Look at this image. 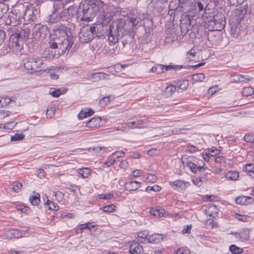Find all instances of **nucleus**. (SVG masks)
Segmentation results:
<instances>
[{
  "label": "nucleus",
  "mask_w": 254,
  "mask_h": 254,
  "mask_svg": "<svg viewBox=\"0 0 254 254\" xmlns=\"http://www.w3.org/2000/svg\"><path fill=\"white\" fill-rule=\"evenodd\" d=\"M128 22L122 18L118 19L110 25L108 33L110 45L117 43L124 34L134 32L139 23L137 15L132 11L129 12L127 15Z\"/></svg>",
  "instance_id": "f257e3e1"
},
{
  "label": "nucleus",
  "mask_w": 254,
  "mask_h": 254,
  "mask_svg": "<svg viewBox=\"0 0 254 254\" xmlns=\"http://www.w3.org/2000/svg\"><path fill=\"white\" fill-rule=\"evenodd\" d=\"M74 43V37L67 27L54 30L50 47L53 49H59V54H64L68 51Z\"/></svg>",
  "instance_id": "f03ea898"
},
{
  "label": "nucleus",
  "mask_w": 254,
  "mask_h": 254,
  "mask_svg": "<svg viewBox=\"0 0 254 254\" xmlns=\"http://www.w3.org/2000/svg\"><path fill=\"white\" fill-rule=\"evenodd\" d=\"M53 4L52 13L49 15L48 22L53 24L61 21H68L71 19L76 12L75 7L69 5L65 8V4L62 0H57Z\"/></svg>",
  "instance_id": "7ed1b4c3"
},
{
  "label": "nucleus",
  "mask_w": 254,
  "mask_h": 254,
  "mask_svg": "<svg viewBox=\"0 0 254 254\" xmlns=\"http://www.w3.org/2000/svg\"><path fill=\"white\" fill-rule=\"evenodd\" d=\"M182 162L183 164L185 163L190 171L194 174L202 172L207 168L205 163L202 160H199L195 157L183 158Z\"/></svg>",
  "instance_id": "20e7f679"
},
{
  "label": "nucleus",
  "mask_w": 254,
  "mask_h": 254,
  "mask_svg": "<svg viewBox=\"0 0 254 254\" xmlns=\"http://www.w3.org/2000/svg\"><path fill=\"white\" fill-rule=\"evenodd\" d=\"M25 30H21L20 33L15 32L10 36L8 44V47L10 50H12L16 52H21L23 44L21 34L25 33Z\"/></svg>",
  "instance_id": "39448f33"
},
{
  "label": "nucleus",
  "mask_w": 254,
  "mask_h": 254,
  "mask_svg": "<svg viewBox=\"0 0 254 254\" xmlns=\"http://www.w3.org/2000/svg\"><path fill=\"white\" fill-rule=\"evenodd\" d=\"M98 10V7L95 2H90V4L89 2L83 4L82 9V16L81 17V20L89 21L91 18L95 16V12L97 11Z\"/></svg>",
  "instance_id": "423d86ee"
},
{
  "label": "nucleus",
  "mask_w": 254,
  "mask_h": 254,
  "mask_svg": "<svg viewBox=\"0 0 254 254\" xmlns=\"http://www.w3.org/2000/svg\"><path fill=\"white\" fill-rule=\"evenodd\" d=\"M25 6L24 4L20 3L15 6L10 13V17L15 22L14 24H19L22 21V19L25 17Z\"/></svg>",
  "instance_id": "0eeeda50"
},
{
  "label": "nucleus",
  "mask_w": 254,
  "mask_h": 254,
  "mask_svg": "<svg viewBox=\"0 0 254 254\" xmlns=\"http://www.w3.org/2000/svg\"><path fill=\"white\" fill-rule=\"evenodd\" d=\"M226 19L223 13L218 14L211 22L208 24L207 28L210 31H221L226 25Z\"/></svg>",
  "instance_id": "6e6552de"
},
{
  "label": "nucleus",
  "mask_w": 254,
  "mask_h": 254,
  "mask_svg": "<svg viewBox=\"0 0 254 254\" xmlns=\"http://www.w3.org/2000/svg\"><path fill=\"white\" fill-rule=\"evenodd\" d=\"M96 27L86 25L83 26L79 34V39L81 42L87 43L91 41L94 38V32H95Z\"/></svg>",
  "instance_id": "1a4fd4ad"
},
{
  "label": "nucleus",
  "mask_w": 254,
  "mask_h": 254,
  "mask_svg": "<svg viewBox=\"0 0 254 254\" xmlns=\"http://www.w3.org/2000/svg\"><path fill=\"white\" fill-rule=\"evenodd\" d=\"M43 64L41 58L30 57L26 59L24 66L27 70L35 72L38 71V69L41 68Z\"/></svg>",
  "instance_id": "9d476101"
},
{
  "label": "nucleus",
  "mask_w": 254,
  "mask_h": 254,
  "mask_svg": "<svg viewBox=\"0 0 254 254\" xmlns=\"http://www.w3.org/2000/svg\"><path fill=\"white\" fill-rule=\"evenodd\" d=\"M50 35V31L46 25L36 24L32 29V36L35 40H41Z\"/></svg>",
  "instance_id": "9b49d317"
},
{
  "label": "nucleus",
  "mask_w": 254,
  "mask_h": 254,
  "mask_svg": "<svg viewBox=\"0 0 254 254\" xmlns=\"http://www.w3.org/2000/svg\"><path fill=\"white\" fill-rule=\"evenodd\" d=\"M221 13V12H219L217 9H211L209 8H207V6H206L205 10L202 15V18L204 22L205 27L207 28L208 24L211 22L218 14Z\"/></svg>",
  "instance_id": "f8f14e48"
},
{
  "label": "nucleus",
  "mask_w": 254,
  "mask_h": 254,
  "mask_svg": "<svg viewBox=\"0 0 254 254\" xmlns=\"http://www.w3.org/2000/svg\"><path fill=\"white\" fill-rule=\"evenodd\" d=\"M183 67L182 65H164L156 64L151 69V72L157 74H161L172 69L178 70Z\"/></svg>",
  "instance_id": "ddd939ff"
},
{
  "label": "nucleus",
  "mask_w": 254,
  "mask_h": 254,
  "mask_svg": "<svg viewBox=\"0 0 254 254\" xmlns=\"http://www.w3.org/2000/svg\"><path fill=\"white\" fill-rule=\"evenodd\" d=\"M192 21L190 16L185 15L180 20V28L182 33H187L192 27Z\"/></svg>",
  "instance_id": "4468645a"
},
{
  "label": "nucleus",
  "mask_w": 254,
  "mask_h": 254,
  "mask_svg": "<svg viewBox=\"0 0 254 254\" xmlns=\"http://www.w3.org/2000/svg\"><path fill=\"white\" fill-rule=\"evenodd\" d=\"M4 236L7 239L19 238L23 237V233L19 229H11L6 231Z\"/></svg>",
  "instance_id": "2eb2a0df"
},
{
  "label": "nucleus",
  "mask_w": 254,
  "mask_h": 254,
  "mask_svg": "<svg viewBox=\"0 0 254 254\" xmlns=\"http://www.w3.org/2000/svg\"><path fill=\"white\" fill-rule=\"evenodd\" d=\"M103 124L104 122L102 121L101 117H95L86 123V127L89 128L98 127L103 125Z\"/></svg>",
  "instance_id": "dca6fc26"
},
{
  "label": "nucleus",
  "mask_w": 254,
  "mask_h": 254,
  "mask_svg": "<svg viewBox=\"0 0 254 254\" xmlns=\"http://www.w3.org/2000/svg\"><path fill=\"white\" fill-rule=\"evenodd\" d=\"M169 184L172 187L180 189L182 190H185L190 185L189 182L181 180L170 181L169 182Z\"/></svg>",
  "instance_id": "f3484780"
},
{
  "label": "nucleus",
  "mask_w": 254,
  "mask_h": 254,
  "mask_svg": "<svg viewBox=\"0 0 254 254\" xmlns=\"http://www.w3.org/2000/svg\"><path fill=\"white\" fill-rule=\"evenodd\" d=\"M143 251L142 246L137 242H133L129 246V252L131 254H142Z\"/></svg>",
  "instance_id": "a211bd4d"
},
{
  "label": "nucleus",
  "mask_w": 254,
  "mask_h": 254,
  "mask_svg": "<svg viewBox=\"0 0 254 254\" xmlns=\"http://www.w3.org/2000/svg\"><path fill=\"white\" fill-rule=\"evenodd\" d=\"M25 17L24 18L25 20H34L36 18L35 15L38 13V10L36 9H35V11L33 10V7H25Z\"/></svg>",
  "instance_id": "6ab92c4d"
},
{
  "label": "nucleus",
  "mask_w": 254,
  "mask_h": 254,
  "mask_svg": "<svg viewBox=\"0 0 254 254\" xmlns=\"http://www.w3.org/2000/svg\"><path fill=\"white\" fill-rule=\"evenodd\" d=\"M141 183L134 181L126 183L125 189L128 191H135L140 187Z\"/></svg>",
  "instance_id": "aec40b11"
},
{
  "label": "nucleus",
  "mask_w": 254,
  "mask_h": 254,
  "mask_svg": "<svg viewBox=\"0 0 254 254\" xmlns=\"http://www.w3.org/2000/svg\"><path fill=\"white\" fill-rule=\"evenodd\" d=\"M148 241L151 243L157 244L163 240V235L159 234H153L148 236Z\"/></svg>",
  "instance_id": "412c9836"
},
{
  "label": "nucleus",
  "mask_w": 254,
  "mask_h": 254,
  "mask_svg": "<svg viewBox=\"0 0 254 254\" xmlns=\"http://www.w3.org/2000/svg\"><path fill=\"white\" fill-rule=\"evenodd\" d=\"M94 112L91 108H86L85 110H81L78 114V118L82 120L92 116Z\"/></svg>",
  "instance_id": "4be33fe9"
},
{
  "label": "nucleus",
  "mask_w": 254,
  "mask_h": 254,
  "mask_svg": "<svg viewBox=\"0 0 254 254\" xmlns=\"http://www.w3.org/2000/svg\"><path fill=\"white\" fill-rule=\"evenodd\" d=\"M254 198L251 196H240L236 198V202L237 204H242V205H247L249 202H251V201H249V200H254Z\"/></svg>",
  "instance_id": "5701e85b"
},
{
  "label": "nucleus",
  "mask_w": 254,
  "mask_h": 254,
  "mask_svg": "<svg viewBox=\"0 0 254 254\" xmlns=\"http://www.w3.org/2000/svg\"><path fill=\"white\" fill-rule=\"evenodd\" d=\"M232 81L234 82H248L252 79V77L246 78L244 75L237 73L233 74L232 75Z\"/></svg>",
  "instance_id": "b1692460"
},
{
  "label": "nucleus",
  "mask_w": 254,
  "mask_h": 254,
  "mask_svg": "<svg viewBox=\"0 0 254 254\" xmlns=\"http://www.w3.org/2000/svg\"><path fill=\"white\" fill-rule=\"evenodd\" d=\"M152 25L153 22L151 20L146 19L144 21V25L143 28L144 29L145 34L147 35V37L150 34V32L152 29Z\"/></svg>",
  "instance_id": "393cba45"
},
{
  "label": "nucleus",
  "mask_w": 254,
  "mask_h": 254,
  "mask_svg": "<svg viewBox=\"0 0 254 254\" xmlns=\"http://www.w3.org/2000/svg\"><path fill=\"white\" fill-rule=\"evenodd\" d=\"M165 211L164 209L162 208H151L150 211L149 213L150 214L155 216H158V217H162L163 216V213Z\"/></svg>",
  "instance_id": "a878e982"
},
{
  "label": "nucleus",
  "mask_w": 254,
  "mask_h": 254,
  "mask_svg": "<svg viewBox=\"0 0 254 254\" xmlns=\"http://www.w3.org/2000/svg\"><path fill=\"white\" fill-rule=\"evenodd\" d=\"M176 91V87L173 85H168L165 90V95L167 97L171 96Z\"/></svg>",
  "instance_id": "bb28decb"
},
{
  "label": "nucleus",
  "mask_w": 254,
  "mask_h": 254,
  "mask_svg": "<svg viewBox=\"0 0 254 254\" xmlns=\"http://www.w3.org/2000/svg\"><path fill=\"white\" fill-rule=\"evenodd\" d=\"M90 171L91 170L88 168H83L78 169V173L83 178H86L91 173Z\"/></svg>",
  "instance_id": "cd10ccee"
},
{
  "label": "nucleus",
  "mask_w": 254,
  "mask_h": 254,
  "mask_svg": "<svg viewBox=\"0 0 254 254\" xmlns=\"http://www.w3.org/2000/svg\"><path fill=\"white\" fill-rule=\"evenodd\" d=\"M40 195L37 193L35 195L31 196L29 197V201L33 205H37L40 202Z\"/></svg>",
  "instance_id": "c85d7f7f"
},
{
  "label": "nucleus",
  "mask_w": 254,
  "mask_h": 254,
  "mask_svg": "<svg viewBox=\"0 0 254 254\" xmlns=\"http://www.w3.org/2000/svg\"><path fill=\"white\" fill-rule=\"evenodd\" d=\"M226 177L229 180L235 181L239 177V174L237 172L229 171L226 175Z\"/></svg>",
  "instance_id": "c756f323"
},
{
  "label": "nucleus",
  "mask_w": 254,
  "mask_h": 254,
  "mask_svg": "<svg viewBox=\"0 0 254 254\" xmlns=\"http://www.w3.org/2000/svg\"><path fill=\"white\" fill-rule=\"evenodd\" d=\"M230 251L233 254H241L243 251L242 249L235 245H232L230 246Z\"/></svg>",
  "instance_id": "7c9ffc66"
},
{
  "label": "nucleus",
  "mask_w": 254,
  "mask_h": 254,
  "mask_svg": "<svg viewBox=\"0 0 254 254\" xmlns=\"http://www.w3.org/2000/svg\"><path fill=\"white\" fill-rule=\"evenodd\" d=\"M254 93V90L252 87H247L244 88L242 94L243 96H249Z\"/></svg>",
  "instance_id": "2f4dec72"
},
{
  "label": "nucleus",
  "mask_w": 254,
  "mask_h": 254,
  "mask_svg": "<svg viewBox=\"0 0 254 254\" xmlns=\"http://www.w3.org/2000/svg\"><path fill=\"white\" fill-rule=\"evenodd\" d=\"M192 78L195 81H202L205 78V76L202 73H198L193 74Z\"/></svg>",
  "instance_id": "473e14b6"
},
{
  "label": "nucleus",
  "mask_w": 254,
  "mask_h": 254,
  "mask_svg": "<svg viewBox=\"0 0 254 254\" xmlns=\"http://www.w3.org/2000/svg\"><path fill=\"white\" fill-rule=\"evenodd\" d=\"M113 156L111 155L108 158L107 160L104 163L103 165V167H109L112 165L114 164L115 162V159H113Z\"/></svg>",
  "instance_id": "72a5a7b5"
},
{
  "label": "nucleus",
  "mask_w": 254,
  "mask_h": 254,
  "mask_svg": "<svg viewBox=\"0 0 254 254\" xmlns=\"http://www.w3.org/2000/svg\"><path fill=\"white\" fill-rule=\"evenodd\" d=\"M144 123V120L140 119H136L135 121L131 122L132 125H134L136 128H140L142 127L140 126Z\"/></svg>",
  "instance_id": "f704fd0d"
},
{
  "label": "nucleus",
  "mask_w": 254,
  "mask_h": 254,
  "mask_svg": "<svg viewBox=\"0 0 254 254\" xmlns=\"http://www.w3.org/2000/svg\"><path fill=\"white\" fill-rule=\"evenodd\" d=\"M116 206L113 204H109L104 206L102 210L105 212H112L115 210Z\"/></svg>",
  "instance_id": "c9c22d12"
},
{
  "label": "nucleus",
  "mask_w": 254,
  "mask_h": 254,
  "mask_svg": "<svg viewBox=\"0 0 254 254\" xmlns=\"http://www.w3.org/2000/svg\"><path fill=\"white\" fill-rule=\"evenodd\" d=\"M24 134L22 133H16L14 135H12L10 137V140L11 141H15L22 140L24 137Z\"/></svg>",
  "instance_id": "e433bc0d"
},
{
  "label": "nucleus",
  "mask_w": 254,
  "mask_h": 254,
  "mask_svg": "<svg viewBox=\"0 0 254 254\" xmlns=\"http://www.w3.org/2000/svg\"><path fill=\"white\" fill-rule=\"evenodd\" d=\"M148 233L147 231H143V232H140L138 234V241L141 243H143L145 241L148 236Z\"/></svg>",
  "instance_id": "4c0bfd02"
},
{
  "label": "nucleus",
  "mask_w": 254,
  "mask_h": 254,
  "mask_svg": "<svg viewBox=\"0 0 254 254\" xmlns=\"http://www.w3.org/2000/svg\"><path fill=\"white\" fill-rule=\"evenodd\" d=\"M46 204L49 205V208L52 210L57 211L59 208V206L49 199L46 201Z\"/></svg>",
  "instance_id": "58836bf2"
},
{
  "label": "nucleus",
  "mask_w": 254,
  "mask_h": 254,
  "mask_svg": "<svg viewBox=\"0 0 254 254\" xmlns=\"http://www.w3.org/2000/svg\"><path fill=\"white\" fill-rule=\"evenodd\" d=\"M90 224H91L90 223H87L86 224H80L79 225H78V227L77 228L76 232L77 233H79L81 232L84 229L90 230V229L89 226V225H90Z\"/></svg>",
  "instance_id": "ea45409f"
},
{
  "label": "nucleus",
  "mask_w": 254,
  "mask_h": 254,
  "mask_svg": "<svg viewBox=\"0 0 254 254\" xmlns=\"http://www.w3.org/2000/svg\"><path fill=\"white\" fill-rule=\"evenodd\" d=\"M237 11L240 14V16H244L247 13V6L244 5L240 7L237 9Z\"/></svg>",
  "instance_id": "a19ab883"
},
{
  "label": "nucleus",
  "mask_w": 254,
  "mask_h": 254,
  "mask_svg": "<svg viewBox=\"0 0 254 254\" xmlns=\"http://www.w3.org/2000/svg\"><path fill=\"white\" fill-rule=\"evenodd\" d=\"M161 190V187L158 185H155L152 187L148 186L145 189V191L150 192V191H154L155 192L159 191Z\"/></svg>",
  "instance_id": "79ce46f5"
},
{
  "label": "nucleus",
  "mask_w": 254,
  "mask_h": 254,
  "mask_svg": "<svg viewBox=\"0 0 254 254\" xmlns=\"http://www.w3.org/2000/svg\"><path fill=\"white\" fill-rule=\"evenodd\" d=\"M22 184L19 182H14L12 188V190L16 192H18L21 190Z\"/></svg>",
  "instance_id": "37998d69"
},
{
  "label": "nucleus",
  "mask_w": 254,
  "mask_h": 254,
  "mask_svg": "<svg viewBox=\"0 0 254 254\" xmlns=\"http://www.w3.org/2000/svg\"><path fill=\"white\" fill-rule=\"evenodd\" d=\"M189 85V82L187 80H181L179 82V87L182 90H185Z\"/></svg>",
  "instance_id": "c03bdc74"
},
{
  "label": "nucleus",
  "mask_w": 254,
  "mask_h": 254,
  "mask_svg": "<svg viewBox=\"0 0 254 254\" xmlns=\"http://www.w3.org/2000/svg\"><path fill=\"white\" fill-rule=\"evenodd\" d=\"M110 102V96L105 97L100 100V104L101 106H105Z\"/></svg>",
  "instance_id": "a18cd8bd"
},
{
  "label": "nucleus",
  "mask_w": 254,
  "mask_h": 254,
  "mask_svg": "<svg viewBox=\"0 0 254 254\" xmlns=\"http://www.w3.org/2000/svg\"><path fill=\"white\" fill-rule=\"evenodd\" d=\"M244 140L249 142H254V134H246L244 136Z\"/></svg>",
  "instance_id": "49530a36"
},
{
  "label": "nucleus",
  "mask_w": 254,
  "mask_h": 254,
  "mask_svg": "<svg viewBox=\"0 0 254 254\" xmlns=\"http://www.w3.org/2000/svg\"><path fill=\"white\" fill-rule=\"evenodd\" d=\"M199 0H196V1H195V6L198 8L199 12L204 11L205 8L204 7V5Z\"/></svg>",
  "instance_id": "de8ad7c7"
},
{
  "label": "nucleus",
  "mask_w": 254,
  "mask_h": 254,
  "mask_svg": "<svg viewBox=\"0 0 254 254\" xmlns=\"http://www.w3.org/2000/svg\"><path fill=\"white\" fill-rule=\"evenodd\" d=\"M205 63L204 62H203V63H199L197 64H195V65H188V66H183V68H186V69H189V68H192L193 69H196L197 68L200 67V66H201L205 64Z\"/></svg>",
  "instance_id": "09e8293b"
},
{
  "label": "nucleus",
  "mask_w": 254,
  "mask_h": 254,
  "mask_svg": "<svg viewBox=\"0 0 254 254\" xmlns=\"http://www.w3.org/2000/svg\"><path fill=\"white\" fill-rule=\"evenodd\" d=\"M99 197L100 199H110L114 197V195L112 193H108L107 194H101L99 195Z\"/></svg>",
  "instance_id": "8fccbe9b"
},
{
  "label": "nucleus",
  "mask_w": 254,
  "mask_h": 254,
  "mask_svg": "<svg viewBox=\"0 0 254 254\" xmlns=\"http://www.w3.org/2000/svg\"><path fill=\"white\" fill-rule=\"evenodd\" d=\"M15 21L12 19L10 17V13H9L8 17L5 19L6 24L11 25L12 26H15L18 24H14Z\"/></svg>",
  "instance_id": "3c124183"
},
{
  "label": "nucleus",
  "mask_w": 254,
  "mask_h": 254,
  "mask_svg": "<svg viewBox=\"0 0 254 254\" xmlns=\"http://www.w3.org/2000/svg\"><path fill=\"white\" fill-rule=\"evenodd\" d=\"M190 251L189 249L179 248L176 251V254H189Z\"/></svg>",
  "instance_id": "603ef678"
},
{
  "label": "nucleus",
  "mask_w": 254,
  "mask_h": 254,
  "mask_svg": "<svg viewBox=\"0 0 254 254\" xmlns=\"http://www.w3.org/2000/svg\"><path fill=\"white\" fill-rule=\"evenodd\" d=\"M147 180L149 182L155 183V182H157V178L154 174H149L148 177H147Z\"/></svg>",
  "instance_id": "864d4df0"
},
{
  "label": "nucleus",
  "mask_w": 254,
  "mask_h": 254,
  "mask_svg": "<svg viewBox=\"0 0 254 254\" xmlns=\"http://www.w3.org/2000/svg\"><path fill=\"white\" fill-rule=\"evenodd\" d=\"M142 171L139 170H134L131 171V175L134 178L139 177L141 175Z\"/></svg>",
  "instance_id": "5fc2aeb1"
},
{
  "label": "nucleus",
  "mask_w": 254,
  "mask_h": 254,
  "mask_svg": "<svg viewBox=\"0 0 254 254\" xmlns=\"http://www.w3.org/2000/svg\"><path fill=\"white\" fill-rule=\"evenodd\" d=\"M209 153L211 156L213 157L218 155L220 153V150L216 148H211Z\"/></svg>",
  "instance_id": "6e6d98bb"
},
{
  "label": "nucleus",
  "mask_w": 254,
  "mask_h": 254,
  "mask_svg": "<svg viewBox=\"0 0 254 254\" xmlns=\"http://www.w3.org/2000/svg\"><path fill=\"white\" fill-rule=\"evenodd\" d=\"M50 94L54 97H58L61 94V91L59 89L50 92Z\"/></svg>",
  "instance_id": "4d7b16f0"
},
{
  "label": "nucleus",
  "mask_w": 254,
  "mask_h": 254,
  "mask_svg": "<svg viewBox=\"0 0 254 254\" xmlns=\"http://www.w3.org/2000/svg\"><path fill=\"white\" fill-rule=\"evenodd\" d=\"M125 154V153L122 151H116L113 153L111 155L113 156H116L117 158L123 157Z\"/></svg>",
  "instance_id": "13d9d810"
},
{
  "label": "nucleus",
  "mask_w": 254,
  "mask_h": 254,
  "mask_svg": "<svg viewBox=\"0 0 254 254\" xmlns=\"http://www.w3.org/2000/svg\"><path fill=\"white\" fill-rule=\"evenodd\" d=\"M193 183L197 187H200L202 185V181L200 177L195 178L192 180Z\"/></svg>",
  "instance_id": "bf43d9fd"
},
{
  "label": "nucleus",
  "mask_w": 254,
  "mask_h": 254,
  "mask_svg": "<svg viewBox=\"0 0 254 254\" xmlns=\"http://www.w3.org/2000/svg\"><path fill=\"white\" fill-rule=\"evenodd\" d=\"M5 37V32L0 29V45H1L3 42L4 41Z\"/></svg>",
  "instance_id": "052dcab7"
},
{
  "label": "nucleus",
  "mask_w": 254,
  "mask_h": 254,
  "mask_svg": "<svg viewBox=\"0 0 254 254\" xmlns=\"http://www.w3.org/2000/svg\"><path fill=\"white\" fill-rule=\"evenodd\" d=\"M236 218L239 221L245 222L247 219V217L245 215H240L239 214H236Z\"/></svg>",
  "instance_id": "680f3d73"
},
{
  "label": "nucleus",
  "mask_w": 254,
  "mask_h": 254,
  "mask_svg": "<svg viewBox=\"0 0 254 254\" xmlns=\"http://www.w3.org/2000/svg\"><path fill=\"white\" fill-rule=\"evenodd\" d=\"M191 225H187L186 226V228H185L183 230H182V233L185 234V233H190V231H191Z\"/></svg>",
  "instance_id": "e2e57ef3"
},
{
  "label": "nucleus",
  "mask_w": 254,
  "mask_h": 254,
  "mask_svg": "<svg viewBox=\"0 0 254 254\" xmlns=\"http://www.w3.org/2000/svg\"><path fill=\"white\" fill-rule=\"evenodd\" d=\"M128 163L127 161L124 160L120 162L119 166L121 168L126 169L127 167Z\"/></svg>",
  "instance_id": "0e129e2a"
},
{
  "label": "nucleus",
  "mask_w": 254,
  "mask_h": 254,
  "mask_svg": "<svg viewBox=\"0 0 254 254\" xmlns=\"http://www.w3.org/2000/svg\"><path fill=\"white\" fill-rule=\"evenodd\" d=\"M1 100H2V103H3V107L10 103L11 101L9 98H1Z\"/></svg>",
  "instance_id": "69168bd1"
},
{
  "label": "nucleus",
  "mask_w": 254,
  "mask_h": 254,
  "mask_svg": "<svg viewBox=\"0 0 254 254\" xmlns=\"http://www.w3.org/2000/svg\"><path fill=\"white\" fill-rule=\"evenodd\" d=\"M224 158L223 156H219L214 158V160L217 163H222L224 161Z\"/></svg>",
  "instance_id": "338daca9"
},
{
  "label": "nucleus",
  "mask_w": 254,
  "mask_h": 254,
  "mask_svg": "<svg viewBox=\"0 0 254 254\" xmlns=\"http://www.w3.org/2000/svg\"><path fill=\"white\" fill-rule=\"evenodd\" d=\"M187 150L191 153H193L196 151L195 147L193 145L188 146L187 147Z\"/></svg>",
  "instance_id": "774afa93"
}]
</instances>
